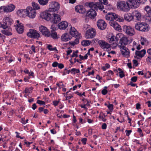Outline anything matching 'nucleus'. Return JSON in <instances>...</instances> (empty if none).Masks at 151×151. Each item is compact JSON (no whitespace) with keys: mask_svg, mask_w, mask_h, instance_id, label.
I'll list each match as a JSON object with an SVG mask.
<instances>
[{"mask_svg":"<svg viewBox=\"0 0 151 151\" xmlns=\"http://www.w3.org/2000/svg\"><path fill=\"white\" fill-rule=\"evenodd\" d=\"M113 105L112 104H109L107 106L109 110L112 111L113 110Z\"/></svg>","mask_w":151,"mask_h":151,"instance_id":"nucleus-45","label":"nucleus"},{"mask_svg":"<svg viewBox=\"0 0 151 151\" xmlns=\"http://www.w3.org/2000/svg\"><path fill=\"white\" fill-rule=\"evenodd\" d=\"M60 8V5L57 2H52L49 5V12H55L58 11Z\"/></svg>","mask_w":151,"mask_h":151,"instance_id":"nucleus-10","label":"nucleus"},{"mask_svg":"<svg viewBox=\"0 0 151 151\" xmlns=\"http://www.w3.org/2000/svg\"><path fill=\"white\" fill-rule=\"evenodd\" d=\"M71 73L75 74L78 73L80 72V70L78 69H76L75 68H73L71 69Z\"/></svg>","mask_w":151,"mask_h":151,"instance_id":"nucleus-38","label":"nucleus"},{"mask_svg":"<svg viewBox=\"0 0 151 151\" xmlns=\"http://www.w3.org/2000/svg\"><path fill=\"white\" fill-rule=\"evenodd\" d=\"M47 48L50 51L55 50H56V47L54 48L52 47V46L51 45H48L47 46Z\"/></svg>","mask_w":151,"mask_h":151,"instance_id":"nucleus-43","label":"nucleus"},{"mask_svg":"<svg viewBox=\"0 0 151 151\" xmlns=\"http://www.w3.org/2000/svg\"><path fill=\"white\" fill-rule=\"evenodd\" d=\"M113 72L111 70H109L107 72V76L111 77V76H113Z\"/></svg>","mask_w":151,"mask_h":151,"instance_id":"nucleus-44","label":"nucleus"},{"mask_svg":"<svg viewBox=\"0 0 151 151\" xmlns=\"http://www.w3.org/2000/svg\"><path fill=\"white\" fill-rule=\"evenodd\" d=\"M98 44L101 48L104 50H106L110 47L109 44L104 40L98 41Z\"/></svg>","mask_w":151,"mask_h":151,"instance_id":"nucleus-14","label":"nucleus"},{"mask_svg":"<svg viewBox=\"0 0 151 151\" xmlns=\"http://www.w3.org/2000/svg\"><path fill=\"white\" fill-rule=\"evenodd\" d=\"M124 18L125 20L128 22H130L133 19L132 15L130 13L125 14Z\"/></svg>","mask_w":151,"mask_h":151,"instance_id":"nucleus-29","label":"nucleus"},{"mask_svg":"<svg viewBox=\"0 0 151 151\" xmlns=\"http://www.w3.org/2000/svg\"><path fill=\"white\" fill-rule=\"evenodd\" d=\"M133 64L135 66H137L138 65V62L137 60H133Z\"/></svg>","mask_w":151,"mask_h":151,"instance_id":"nucleus-61","label":"nucleus"},{"mask_svg":"<svg viewBox=\"0 0 151 151\" xmlns=\"http://www.w3.org/2000/svg\"><path fill=\"white\" fill-rule=\"evenodd\" d=\"M68 26L67 22L64 21L61 22L58 24V27L61 30H64L66 29Z\"/></svg>","mask_w":151,"mask_h":151,"instance_id":"nucleus-24","label":"nucleus"},{"mask_svg":"<svg viewBox=\"0 0 151 151\" xmlns=\"http://www.w3.org/2000/svg\"><path fill=\"white\" fill-rule=\"evenodd\" d=\"M135 53L136 57L137 58H142L145 54L146 50L143 49L141 51L136 50Z\"/></svg>","mask_w":151,"mask_h":151,"instance_id":"nucleus-23","label":"nucleus"},{"mask_svg":"<svg viewBox=\"0 0 151 151\" xmlns=\"http://www.w3.org/2000/svg\"><path fill=\"white\" fill-rule=\"evenodd\" d=\"M71 38V36H70L69 34L65 33L62 35L61 39L62 41L67 42L70 40Z\"/></svg>","mask_w":151,"mask_h":151,"instance_id":"nucleus-26","label":"nucleus"},{"mask_svg":"<svg viewBox=\"0 0 151 151\" xmlns=\"http://www.w3.org/2000/svg\"><path fill=\"white\" fill-rule=\"evenodd\" d=\"M120 40L117 44V46L119 48L121 53L122 55L127 57H129L130 52L129 49L125 47V46L130 43L128 38L126 37L123 36V35L121 37Z\"/></svg>","mask_w":151,"mask_h":151,"instance_id":"nucleus-2","label":"nucleus"},{"mask_svg":"<svg viewBox=\"0 0 151 151\" xmlns=\"http://www.w3.org/2000/svg\"><path fill=\"white\" fill-rule=\"evenodd\" d=\"M91 42L89 40H83L81 42V45L84 46H86L89 45Z\"/></svg>","mask_w":151,"mask_h":151,"instance_id":"nucleus-31","label":"nucleus"},{"mask_svg":"<svg viewBox=\"0 0 151 151\" xmlns=\"http://www.w3.org/2000/svg\"><path fill=\"white\" fill-rule=\"evenodd\" d=\"M27 35L29 37L37 40L40 37V35L38 31L35 30L31 29L27 34Z\"/></svg>","mask_w":151,"mask_h":151,"instance_id":"nucleus-9","label":"nucleus"},{"mask_svg":"<svg viewBox=\"0 0 151 151\" xmlns=\"http://www.w3.org/2000/svg\"><path fill=\"white\" fill-rule=\"evenodd\" d=\"M132 14L133 19L135 18V19L138 20H139L140 19L141 14L138 11H134L133 12Z\"/></svg>","mask_w":151,"mask_h":151,"instance_id":"nucleus-27","label":"nucleus"},{"mask_svg":"<svg viewBox=\"0 0 151 151\" xmlns=\"http://www.w3.org/2000/svg\"><path fill=\"white\" fill-rule=\"evenodd\" d=\"M7 72L11 74L13 76H14L16 75V72L13 70H9Z\"/></svg>","mask_w":151,"mask_h":151,"instance_id":"nucleus-49","label":"nucleus"},{"mask_svg":"<svg viewBox=\"0 0 151 151\" xmlns=\"http://www.w3.org/2000/svg\"><path fill=\"white\" fill-rule=\"evenodd\" d=\"M96 35V30L93 28L87 29L85 34V37L87 39H92Z\"/></svg>","mask_w":151,"mask_h":151,"instance_id":"nucleus-7","label":"nucleus"},{"mask_svg":"<svg viewBox=\"0 0 151 151\" xmlns=\"http://www.w3.org/2000/svg\"><path fill=\"white\" fill-rule=\"evenodd\" d=\"M81 142L84 145H85L86 144L87 139L86 138H84L82 139Z\"/></svg>","mask_w":151,"mask_h":151,"instance_id":"nucleus-56","label":"nucleus"},{"mask_svg":"<svg viewBox=\"0 0 151 151\" xmlns=\"http://www.w3.org/2000/svg\"><path fill=\"white\" fill-rule=\"evenodd\" d=\"M108 4L107 0H99V2L88 3V6L91 9L88 12L87 16L91 18H94L97 14L95 11L98 9L102 11L104 9V5H107Z\"/></svg>","mask_w":151,"mask_h":151,"instance_id":"nucleus-1","label":"nucleus"},{"mask_svg":"<svg viewBox=\"0 0 151 151\" xmlns=\"http://www.w3.org/2000/svg\"><path fill=\"white\" fill-rule=\"evenodd\" d=\"M74 41H70L69 42L70 44L72 46H74L78 44L79 42V40L78 38H76L75 37Z\"/></svg>","mask_w":151,"mask_h":151,"instance_id":"nucleus-30","label":"nucleus"},{"mask_svg":"<svg viewBox=\"0 0 151 151\" xmlns=\"http://www.w3.org/2000/svg\"><path fill=\"white\" fill-rule=\"evenodd\" d=\"M148 30V28L147 26V25H145L144 23H142L139 31L142 32H145L147 31Z\"/></svg>","mask_w":151,"mask_h":151,"instance_id":"nucleus-33","label":"nucleus"},{"mask_svg":"<svg viewBox=\"0 0 151 151\" xmlns=\"http://www.w3.org/2000/svg\"><path fill=\"white\" fill-rule=\"evenodd\" d=\"M109 23L111 26L116 30L119 31L120 29L121 26L116 22L114 20H111L109 22Z\"/></svg>","mask_w":151,"mask_h":151,"instance_id":"nucleus-19","label":"nucleus"},{"mask_svg":"<svg viewBox=\"0 0 151 151\" xmlns=\"http://www.w3.org/2000/svg\"><path fill=\"white\" fill-rule=\"evenodd\" d=\"M72 52V50L71 49H70L67 51V55H69Z\"/></svg>","mask_w":151,"mask_h":151,"instance_id":"nucleus-64","label":"nucleus"},{"mask_svg":"<svg viewBox=\"0 0 151 151\" xmlns=\"http://www.w3.org/2000/svg\"><path fill=\"white\" fill-rule=\"evenodd\" d=\"M58 63H59L57 62H54L52 63V66L53 67H56L57 66L58 67Z\"/></svg>","mask_w":151,"mask_h":151,"instance_id":"nucleus-51","label":"nucleus"},{"mask_svg":"<svg viewBox=\"0 0 151 151\" xmlns=\"http://www.w3.org/2000/svg\"><path fill=\"white\" fill-rule=\"evenodd\" d=\"M143 23H137L135 25V28L137 30H139Z\"/></svg>","mask_w":151,"mask_h":151,"instance_id":"nucleus-36","label":"nucleus"},{"mask_svg":"<svg viewBox=\"0 0 151 151\" xmlns=\"http://www.w3.org/2000/svg\"><path fill=\"white\" fill-rule=\"evenodd\" d=\"M115 20L120 22H123L124 21V19L122 17L119 16H118L117 15L115 18Z\"/></svg>","mask_w":151,"mask_h":151,"instance_id":"nucleus-40","label":"nucleus"},{"mask_svg":"<svg viewBox=\"0 0 151 151\" xmlns=\"http://www.w3.org/2000/svg\"><path fill=\"white\" fill-rule=\"evenodd\" d=\"M40 30L43 35L47 37H50V32L45 26H41L40 27Z\"/></svg>","mask_w":151,"mask_h":151,"instance_id":"nucleus-16","label":"nucleus"},{"mask_svg":"<svg viewBox=\"0 0 151 151\" xmlns=\"http://www.w3.org/2000/svg\"><path fill=\"white\" fill-rule=\"evenodd\" d=\"M128 85H130L132 87H135L136 86V87H137V86L136 85L135 83H133L132 82H130V83L128 84Z\"/></svg>","mask_w":151,"mask_h":151,"instance_id":"nucleus-60","label":"nucleus"},{"mask_svg":"<svg viewBox=\"0 0 151 151\" xmlns=\"http://www.w3.org/2000/svg\"><path fill=\"white\" fill-rule=\"evenodd\" d=\"M122 35V33L117 34L116 36H112L109 39V42L111 45H112L113 47H116L117 45L118 40L121 38V37Z\"/></svg>","mask_w":151,"mask_h":151,"instance_id":"nucleus-6","label":"nucleus"},{"mask_svg":"<svg viewBox=\"0 0 151 151\" xmlns=\"http://www.w3.org/2000/svg\"><path fill=\"white\" fill-rule=\"evenodd\" d=\"M145 10L148 15V16H151V8L149 6H146Z\"/></svg>","mask_w":151,"mask_h":151,"instance_id":"nucleus-35","label":"nucleus"},{"mask_svg":"<svg viewBox=\"0 0 151 151\" xmlns=\"http://www.w3.org/2000/svg\"><path fill=\"white\" fill-rule=\"evenodd\" d=\"M127 2L129 3L130 7H132V6L134 8H137L139 5V4L137 0H127Z\"/></svg>","mask_w":151,"mask_h":151,"instance_id":"nucleus-18","label":"nucleus"},{"mask_svg":"<svg viewBox=\"0 0 151 151\" xmlns=\"http://www.w3.org/2000/svg\"><path fill=\"white\" fill-rule=\"evenodd\" d=\"M6 59L8 61V62L9 63H10L13 60V59H12V57L11 55L8 56H6Z\"/></svg>","mask_w":151,"mask_h":151,"instance_id":"nucleus-42","label":"nucleus"},{"mask_svg":"<svg viewBox=\"0 0 151 151\" xmlns=\"http://www.w3.org/2000/svg\"><path fill=\"white\" fill-rule=\"evenodd\" d=\"M37 103L39 104L40 105H45V101L38 100L37 101Z\"/></svg>","mask_w":151,"mask_h":151,"instance_id":"nucleus-46","label":"nucleus"},{"mask_svg":"<svg viewBox=\"0 0 151 151\" xmlns=\"http://www.w3.org/2000/svg\"><path fill=\"white\" fill-rule=\"evenodd\" d=\"M122 28L125 33L129 36H132L135 34L134 28L131 26L125 25L123 26Z\"/></svg>","mask_w":151,"mask_h":151,"instance_id":"nucleus-8","label":"nucleus"},{"mask_svg":"<svg viewBox=\"0 0 151 151\" xmlns=\"http://www.w3.org/2000/svg\"><path fill=\"white\" fill-rule=\"evenodd\" d=\"M97 25L99 29L101 30H103L106 28V24L104 20L100 19L97 22Z\"/></svg>","mask_w":151,"mask_h":151,"instance_id":"nucleus-17","label":"nucleus"},{"mask_svg":"<svg viewBox=\"0 0 151 151\" xmlns=\"http://www.w3.org/2000/svg\"><path fill=\"white\" fill-rule=\"evenodd\" d=\"M116 70L117 72H118L119 73V76L120 78H122L124 76V74L123 71L121 69L119 68L118 69H117Z\"/></svg>","mask_w":151,"mask_h":151,"instance_id":"nucleus-34","label":"nucleus"},{"mask_svg":"<svg viewBox=\"0 0 151 151\" xmlns=\"http://www.w3.org/2000/svg\"><path fill=\"white\" fill-rule=\"evenodd\" d=\"M108 91L106 89H104L102 91V93L104 95H105L107 93Z\"/></svg>","mask_w":151,"mask_h":151,"instance_id":"nucleus-53","label":"nucleus"},{"mask_svg":"<svg viewBox=\"0 0 151 151\" xmlns=\"http://www.w3.org/2000/svg\"><path fill=\"white\" fill-rule=\"evenodd\" d=\"M32 6L33 7L34 9H40V7L39 6L38 4L37 3L35 2L32 3Z\"/></svg>","mask_w":151,"mask_h":151,"instance_id":"nucleus-39","label":"nucleus"},{"mask_svg":"<svg viewBox=\"0 0 151 151\" xmlns=\"http://www.w3.org/2000/svg\"><path fill=\"white\" fill-rule=\"evenodd\" d=\"M146 60L148 63H151V56L148 57L146 59Z\"/></svg>","mask_w":151,"mask_h":151,"instance_id":"nucleus-58","label":"nucleus"},{"mask_svg":"<svg viewBox=\"0 0 151 151\" xmlns=\"http://www.w3.org/2000/svg\"><path fill=\"white\" fill-rule=\"evenodd\" d=\"M17 15L20 17H24L26 16L27 13V10L20 9L18 10L17 12Z\"/></svg>","mask_w":151,"mask_h":151,"instance_id":"nucleus-25","label":"nucleus"},{"mask_svg":"<svg viewBox=\"0 0 151 151\" xmlns=\"http://www.w3.org/2000/svg\"><path fill=\"white\" fill-rule=\"evenodd\" d=\"M137 77L136 76H134L132 77L131 78L132 81L135 82L137 80Z\"/></svg>","mask_w":151,"mask_h":151,"instance_id":"nucleus-50","label":"nucleus"},{"mask_svg":"<svg viewBox=\"0 0 151 151\" xmlns=\"http://www.w3.org/2000/svg\"><path fill=\"white\" fill-rule=\"evenodd\" d=\"M64 12L62 11L59 13V14L55 13L52 14L50 21L53 23H57L61 20V17L63 15Z\"/></svg>","mask_w":151,"mask_h":151,"instance_id":"nucleus-5","label":"nucleus"},{"mask_svg":"<svg viewBox=\"0 0 151 151\" xmlns=\"http://www.w3.org/2000/svg\"><path fill=\"white\" fill-rule=\"evenodd\" d=\"M59 102V101H53L52 103L53 105L55 106H56L58 105Z\"/></svg>","mask_w":151,"mask_h":151,"instance_id":"nucleus-55","label":"nucleus"},{"mask_svg":"<svg viewBox=\"0 0 151 151\" xmlns=\"http://www.w3.org/2000/svg\"><path fill=\"white\" fill-rule=\"evenodd\" d=\"M70 33L71 36L74 37L80 38L81 37V34L74 27H71L70 29Z\"/></svg>","mask_w":151,"mask_h":151,"instance_id":"nucleus-15","label":"nucleus"},{"mask_svg":"<svg viewBox=\"0 0 151 151\" xmlns=\"http://www.w3.org/2000/svg\"><path fill=\"white\" fill-rule=\"evenodd\" d=\"M76 11L80 14H83L86 12V10L84 7L82 5H78L75 7Z\"/></svg>","mask_w":151,"mask_h":151,"instance_id":"nucleus-20","label":"nucleus"},{"mask_svg":"<svg viewBox=\"0 0 151 151\" xmlns=\"http://www.w3.org/2000/svg\"><path fill=\"white\" fill-rule=\"evenodd\" d=\"M102 129H105L107 128V125L106 123H104L101 126Z\"/></svg>","mask_w":151,"mask_h":151,"instance_id":"nucleus-59","label":"nucleus"},{"mask_svg":"<svg viewBox=\"0 0 151 151\" xmlns=\"http://www.w3.org/2000/svg\"><path fill=\"white\" fill-rule=\"evenodd\" d=\"M147 1V0H139V3H140L141 4H145Z\"/></svg>","mask_w":151,"mask_h":151,"instance_id":"nucleus-62","label":"nucleus"},{"mask_svg":"<svg viewBox=\"0 0 151 151\" xmlns=\"http://www.w3.org/2000/svg\"><path fill=\"white\" fill-rule=\"evenodd\" d=\"M76 121L77 120L76 119V117L75 116L74 114H73V121L74 123H76Z\"/></svg>","mask_w":151,"mask_h":151,"instance_id":"nucleus-63","label":"nucleus"},{"mask_svg":"<svg viewBox=\"0 0 151 151\" xmlns=\"http://www.w3.org/2000/svg\"><path fill=\"white\" fill-rule=\"evenodd\" d=\"M58 67L60 69H61L63 68L64 67V65L62 63H58Z\"/></svg>","mask_w":151,"mask_h":151,"instance_id":"nucleus-57","label":"nucleus"},{"mask_svg":"<svg viewBox=\"0 0 151 151\" xmlns=\"http://www.w3.org/2000/svg\"><path fill=\"white\" fill-rule=\"evenodd\" d=\"M39 3L41 5H44L46 4L48 2V0H38Z\"/></svg>","mask_w":151,"mask_h":151,"instance_id":"nucleus-37","label":"nucleus"},{"mask_svg":"<svg viewBox=\"0 0 151 151\" xmlns=\"http://www.w3.org/2000/svg\"><path fill=\"white\" fill-rule=\"evenodd\" d=\"M125 132L126 133V135L127 136H129L130 134H131V132H132V130H126L125 131Z\"/></svg>","mask_w":151,"mask_h":151,"instance_id":"nucleus-54","label":"nucleus"},{"mask_svg":"<svg viewBox=\"0 0 151 151\" xmlns=\"http://www.w3.org/2000/svg\"><path fill=\"white\" fill-rule=\"evenodd\" d=\"M51 28L52 29L51 31H55V30H56L57 29V28L54 25H52L51 26Z\"/></svg>","mask_w":151,"mask_h":151,"instance_id":"nucleus-52","label":"nucleus"},{"mask_svg":"<svg viewBox=\"0 0 151 151\" xmlns=\"http://www.w3.org/2000/svg\"><path fill=\"white\" fill-rule=\"evenodd\" d=\"M116 15V14L114 13H108L106 16V19L110 21L113 20L114 19L115 20Z\"/></svg>","mask_w":151,"mask_h":151,"instance_id":"nucleus-22","label":"nucleus"},{"mask_svg":"<svg viewBox=\"0 0 151 151\" xmlns=\"http://www.w3.org/2000/svg\"><path fill=\"white\" fill-rule=\"evenodd\" d=\"M15 6L10 4L7 6H1L0 7V10L3 9L4 12H9L13 11L15 9Z\"/></svg>","mask_w":151,"mask_h":151,"instance_id":"nucleus-12","label":"nucleus"},{"mask_svg":"<svg viewBox=\"0 0 151 151\" xmlns=\"http://www.w3.org/2000/svg\"><path fill=\"white\" fill-rule=\"evenodd\" d=\"M3 22L4 24H2V28L5 29L13 24V20L9 16H6L3 19Z\"/></svg>","mask_w":151,"mask_h":151,"instance_id":"nucleus-4","label":"nucleus"},{"mask_svg":"<svg viewBox=\"0 0 151 151\" xmlns=\"http://www.w3.org/2000/svg\"><path fill=\"white\" fill-rule=\"evenodd\" d=\"M141 44L142 45H144L145 44H146L147 42V40L146 38H142V37L141 39Z\"/></svg>","mask_w":151,"mask_h":151,"instance_id":"nucleus-41","label":"nucleus"},{"mask_svg":"<svg viewBox=\"0 0 151 151\" xmlns=\"http://www.w3.org/2000/svg\"><path fill=\"white\" fill-rule=\"evenodd\" d=\"M50 12L49 10L47 12H43L40 14V17L42 19H44L47 21L50 20L52 16V14L50 13Z\"/></svg>","mask_w":151,"mask_h":151,"instance_id":"nucleus-13","label":"nucleus"},{"mask_svg":"<svg viewBox=\"0 0 151 151\" xmlns=\"http://www.w3.org/2000/svg\"><path fill=\"white\" fill-rule=\"evenodd\" d=\"M78 52V50H76V51H74L73 53V54L71 55V57L72 58L74 57H77L78 55H77V54Z\"/></svg>","mask_w":151,"mask_h":151,"instance_id":"nucleus-48","label":"nucleus"},{"mask_svg":"<svg viewBox=\"0 0 151 151\" xmlns=\"http://www.w3.org/2000/svg\"><path fill=\"white\" fill-rule=\"evenodd\" d=\"M50 36L54 39H57L58 38L57 34L55 31H51L50 33Z\"/></svg>","mask_w":151,"mask_h":151,"instance_id":"nucleus-32","label":"nucleus"},{"mask_svg":"<svg viewBox=\"0 0 151 151\" xmlns=\"http://www.w3.org/2000/svg\"><path fill=\"white\" fill-rule=\"evenodd\" d=\"M117 9L119 10L124 12H127L130 9V7L129 3L127 1H121L117 3Z\"/></svg>","mask_w":151,"mask_h":151,"instance_id":"nucleus-3","label":"nucleus"},{"mask_svg":"<svg viewBox=\"0 0 151 151\" xmlns=\"http://www.w3.org/2000/svg\"><path fill=\"white\" fill-rule=\"evenodd\" d=\"M27 15L30 18H34L36 16V12L35 10L32 7L28 6L27 7Z\"/></svg>","mask_w":151,"mask_h":151,"instance_id":"nucleus-11","label":"nucleus"},{"mask_svg":"<svg viewBox=\"0 0 151 151\" xmlns=\"http://www.w3.org/2000/svg\"><path fill=\"white\" fill-rule=\"evenodd\" d=\"M15 27L18 33L22 34L23 32L24 28L23 25L22 23L18 25H15Z\"/></svg>","mask_w":151,"mask_h":151,"instance_id":"nucleus-21","label":"nucleus"},{"mask_svg":"<svg viewBox=\"0 0 151 151\" xmlns=\"http://www.w3.org/2000/svg\"><path fill=\"white\" fill-rule=\"evenodd\" d=\"M146 21L147 22L151 23V16H147L146 18Z\"/></svg>","mask_w":151,"mask_h":151,"instance_id":"nucleus-47","label":"nucleus"},{"mask_svg":"<svg viewBox=\"0 0 151 151\" xmlns=\"http://www.w3.org/2000/svg\"><path fill=\"white\" fill-rule=\"evenodd\" d=\"M6 28L1 30V32L5 35L9 36L12 35V30L10 28H8L7 29Z\"/></svg>","mask_w":151,"mask_h":151,"instance_id":"nucleus-28","label":"nucleus"}]
</instances>
